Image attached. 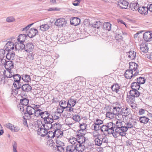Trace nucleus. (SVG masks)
<instances>
[{"instance_id":"obj_6","label":"nucleus","mask_w":152,"mask_h":152,"mask_svg":"<svg viewBox=\"0 0 152 152\" xmlns=\"http://www.w3.org/2000/svg\"><path fill=\"white\" fill-rule=\"evenodd\" d=\"M83 135V134L82 133L79 134L77 133L76 135L77 143H80L84 144L86 140V138Z\"/></svg>"},{"instance_id":"obj_49","label":"nucleus","mask_w":152,"mask_h":152,"mask_svg":"<svg viewBox=\"0 0 152 152\" xmlns=\"http://www.w3.org/2000/svg\"><path fill=\"white\" fill-rule=\"evenodd\" d=\"M102 25V23L100 21H97L94 22L92 25V26L94 28L97 29L99 28L100 25Z\"/></svg>"},{"instance_id":"obj_18","label":"nucleus","mask_w":152,"mask_h":152,"mask_svg":"<svg viewBox=\"0 0 152 152\" xmlns=\"http://www.w3.org/2000/svg\"><path fill=\"white\" fill-rule=\"evenodd\" d=\"M4 67L6 69L15 70L14 68V63L11 60L7 61Z\"/></svg>"},{"instance_id":"obj_61","label":"nucleus","mask_w":152,"mask_h":152,"mask_svg":"<svg viewBox=\"0 0 152 152\" xmlns=\"http://www.w3.org/2000/svg\"><path fill=\"white\" fill-rule=\"evenodd\" d=\"M20 129V128L18 126L13 125L11 131L14 132H18Z\"/></svg>"},{"instance_id":"obj_38","label":"nucleus","mask_w":152,"mask_h":152,"mask_svg":"<svg viewBox=\"0 0 152 152\" xmlns=\"http://www.w3.org/2000/svg\"><path fill=\"white\" fill-rule=\"evenodd\" d=\"M59 124L58 123H56L53 124H51V126H50V128L48 127L47 128L49 129H53L55 131L59 129Z\"/></svg>"},{"instance_id":"obj_26","label":"nucleus","mask_w":152,"mask_h":152,"mask_svg":"<svg viewBox=\"0 0 152 152\" xmlns=\"http://www.w3.org/2000/svg\"><path fill=\"white\" fill-rule=\"evenodd\" d=\"M55 137L57 139H59L60 137L62 138L63 136V133L62 131L59 129L54 131Z\"/></svg>"},{"instance_id":"obj_21","label":"nucleus","mask_w":152,"mask_h":152,"mask_svg":"<svg viewBox=\"0 0 152 152\" xmlns=\"http://www.w3.org/2000/svg\"><path fill=\"white\" fill-rule=\"evenodd\" d=\"M148 9L147 6L140 7L138 11L142 15H146L148 13Z\"/></svg>"},{"instance_id":"obj_50","label":"nucleus","mask_w":152,"mask_h":152,"mask_svg":"<svg viewBox=\"0 0 152 152\" xmlns=\"http://www.w3.org/2000/svg\"><path fill=\"white\" fill-rule=\"evenodd\" d=\"M73 107L72 106H70L69 105H67L66 106H64V107H63L64 108V110L65 111H68L69 112H73V109L72 107Z\"/></svg>"},{"instance_id":"obj_8","label":"nucleus","mask_w":152,"mask_h":152,"mask_svg":"<svg viewBox=\"0 0 152 152\" xmlns=\"http://www.w3.org/2000/svg\"><path fill=\"white\" fill-rule=\"evenodd\" d=\"M5 50L9 52L12 50L14 48V43L12 42H8L4 46Z\"/></svg>"},{"instance_id":"obj_34","label":"nucleus","mask_w":152,"mask_h":152,"mask_svg":"<svg viewBox=\"0 0 152 152\" xmlns=\"http://www.w3.org/2000/svg\"><path fill=\"white\" fill-rule=\"evenodd\" d=\"M149 120L148 117L142 116L139 118V121L141 123L147 124Z\"/></svg>"},{"instance_id":"obj_17","label":"nucleus","mask_w":152,"mask_h":152,"mask_svg":"<svg viewBox=\"0 0 152 152\" xmlns=\"http://www.w3.org/2000/svg\"><path fill=\"white\" fill-rule=\"evenodd\" d=\"M75 150L78 151H83L85 148L84 144H83L80 143H76V144L75 145Z\"/></svg>"},{"instance_id":"obj_2","label":"nucleus","mask_w":152,"mask_h":152,"mask_svg":"<svg viewBox=\"0 0 152 152\" xmlns=\"http://www.w3.org/2000/svg\"><path fill=\"white\" fill-rule=\"evenodd\" d=\"M56 145L55 150L57 152H64L65 146L62 140L61 141L59 139H56Z\"/></svg>"},{"instance_id":"obj_44","label":"nucleus","mask_w":152,"mask_h":152,"mask_svg":"<svg viewBox=\"0 0 152 152\" xmlns=\"http://www.w3.org/2000/svg\"><path fill=\"white\" fill-rule=\"evenodd\" d=\"M50 27L48 24H44L40 26V29L41 31H45L48 29Z\"/></svg>"},{"instance_id":"obj_3","label":"nucleus","mask_w":152,"mask_h":152,"mask_svg":"<svg viewBox=\"0 0 152 152\" xmlns=\"http://www.w3.org/2000/svg\"><path fill=\"white\" fill-rule=\"evenodd\" d=\"M41 124H42V126L37 130V134L38 135H40L41 136L44 137L47 135L48 130L49 129L46 128V126L44 124H42V122Z\"/></svg>"},{"instance_id":"obj_19","label":"nucleus","mask_w":152,"mask_h":152,"mask_svg":"<svg viewBox=\"0 0 152 152\" xmlns=\"http://www.w3.org/2000/svg\"><path fill=\"white\" fill-rule=\"evenodd\" d=\"M21 89L25 92H28L31 91L32 87L28 84H25L22 85Z\"/></svg>"},{"instance_id":"obj_55","label":"nucleus","mask_w":152,"mask_h":152,"mask_svg":"<svg viewBox=\"0 0 152 152\" xmlns=\"http://www.w3.org/2000/svg\"><path fill=\"white\" fill-rule=\"evenodd\" d=\"M115 125L116 127L115 129H117L118 130H120V127L122 126L123 125L121 122L118 121L116 122Z\"/></svg>"},{"instance_id":"obj_36","label":"nucleus","mask_w":152,"mask_h":152,"mask_svg":"<svg viewBox=\"0 0 152 152\" xmlns=\"http://www.w3.org/2000/svg\"><path fill=\"white\" fill-rule=\"evenodd\" d=\"M15 53H14L8 52L5 58H6L8 60H13L15 56Z\"/></svg>"},{"instance_id":"obj_16","label":"nucleus","mask_w":152,"mask_h":152,"mask_svg":"<svg viewBox=\"0 0 152 152\" xmlns=\"http://www.w3.org/2000/svg\"><path fill=\"white\" fill-rule=\"evenodd\" d=\"M15 48L16 50H22L25 48V44L23 43L16 42L14 44Z\"/></svg>"},{"instance_id":"obj_11","label":"nucleus","mask_w":152,"mask_h":152,"mask_svg":"<svg viewBox=\"0 0 152 152\" xmlns=\"http://www.w3.org/2000/svg\"><path fill=\"white\" fill-rule=\"evenodd\" d=\"M15 70L12 69H6L4 72V76L7 78H12L14 73V71Z\"/></svg>"},{"instance_id":"obj_4","label":"nucleus","mask_w":152,"mask_h":152,"mask_svg":"<svg viewBox=\"0 0 152 152\" xmlns=\"http://www.w3.org/2000/svg\"><path fill=\"white\" fill-rule=\"evenodd\" d=\"M44 121L45 123L44 124L46 126V128L48 127L50 128L51 126V124L53 122V116L50 115L47 118H45Z\"/></svg>"},{"instance_id":"obj_31","label":"nucleus","mask_w":152,"mask_h":152,"mask_svg":"<svg viewBox=\"0 0 152 152\" xmlns=\"http://www.w3.org/2000/svg\"><path fill=\"white\" fill-rule=\"evenodd\" d=\"M27 35L25 34H20L18 37L17 40L19 42L23 43L25 41Z\"/></svg>"},{"instance_id":"obj_54","label":"nucleus","mask_w":152,"mask_h":152,"mask_svg":"<svg viewBox=\"0 0 152 152\" xmlns=\"http://www.w3.org/2000/svg\"><path fill=\"white\" fill-rule=\"evenodd\" d=\"M94 141L96 145L100 146L102 144V141H101V139L99 138H96L94 140Z\"/></svg>"},{"instance_id":"obj_51","label":"nucleus","mask_w":152,"mask_h":152,"mask_svg":"<svg viewBox=\"0 0 152 152\" xmlns=\"http://www.w3.org/2000/svg\"><path fill=\"white\" fill-rule=\"evenodd\" d=\"M121 106H120V107H113V111L115 113V114H117L118 113H119L121 111Z\"/></svg>"},{"instance_id":"obj_60","label":"nucleus","mask_w":152,"mask_h":152,"mask_svg":"<svg viewBox=\"0 0 152 152\" xmlns=\"http://www.w3.org/2000/svg\"><path fill=\"white\" fill-rule=\"evenodd\" d=\"M15 20L14 17L12 16H10L7 17L6 19L7 22L9 23L13 22Z\"/></svg>"},{"instance_id":"obj_64","label":"nucleus","mask_w":152,"mask_h":152,"mask_svg":"<svg viewBox=\"0 0 152 152\" xmlns=\"http://www.w3.org/2000/svg\"><path fill=\"white\" fill-rule=\"evenodd\" d=\"M69 141L72 144V145L75 144L77 142L76 138L74 137H71L69 139Z\"/></svg>"},{"instance_id":"obj_63","label":"nucleus","mask_w":152,"mask_h":152,"mask_svg":"<svg viewBox=\"0 0 152 152\" xmlns=\"http://www.w3.org/2000/svg\"><path fill=\"white\" fill-rule=\"evenodd\" d=\"M72 119L74 121L78 122L80 120V117L77 115H75L72 117Z\"/></svg>"},{"instance_id":"obj_45","label":"nucleus","mask_w":152,"mask_h":152,"mask_svg":"<svg viewBox=\"0 0 152 152\" xmlns=\"http://www.w3.org/2000/svg\"><path fill=\"white\" fill-rule=\"evenodd\" d=\"M80 129L78 131V133H81L83 131L85 130L86 129V124L84 123L80 124Z\"/></svg>"},{"instance_id":"obj_53","label":"nucleus","mask_w":152,"mask_h":152,"mask_svg":"<svg viewBox=\"0 0 152 152\" xmlns=\"http://www.w3.org/2000/svg\"><path fill=\"white\" fill-rule=\"evenodd\" d=\"M114 115H115V114L113 111V112H107L106 115V117H107L111 119L112 118L114 117Z\"/></svg>"},{"instance_id":"obj_40","label":"nucleus","mask_w":152,"mask_h":152,"mask_svg":"<svg viewBox=\"0 0 152 152\" xmlns=\"http://www.w3.org/2000/svg\"><path fill=\"white\" fill-rule=\"evenodd\" d=\"M76 103V101L75 99H73L72 98H70L69 99L67 102L68 105H69L72 107H74Z\"/></svg>"},{"instance_id":"obj_57","label":"nucleus","mask_w":152,"mask_h":152,"mask_svg":"<svg viewBox=\"0 0 152 152\" xmlns=\"http://www.w3.org/2000/svg\"><path fill=\"white\" fill-rule=\"evenodd\" d=\"M100 127V126L98 125H96L95 124H94L91 126V128L94 130L98 131L99 130Z\"/></svg>"},{"instance_id":"obj_10","label":"nucleus","mask_w":152,"mask_h":152,"mask_svg":"<svg viewBox=\"0 0 152 152\" xmlns=\"http://www.w3.org/2000/svg\"><path fill=\"white\" fill-rule=\"evenodd\" d=\"M106 125L108 130V134H110L112 132L114 131V129L116 127L115 124L113 122H110L107 123Z\"/></svg>"},{"instance_id":"obj_62","label":"nucleus","mask_w":152,"mask_h":152,"mask_svg":"<svg viewBox=\"0 0 152 152\" xmlns=\"http://www.w3.org/2000/svg\"><path fill=\"white\" fill-rule=\"evenodd\" d=\"M102 141V144L106 143L108 142V139L107 137L105 136H102V138H100Z\"/></svg>"},{"instance_id":"obj_25","label":"nucleus","mask_w":152,"mask_h":152,"mask_svg":"<svg viewBox=\"0 0 152 152\" xmlns=\"http://www.w3.org/2000/svg\"><path fill=\"white\" fill-rule=\"evenodd\" d=\"M75 145H70L65 147L64 152H75Z\"/></svg>"},{"instance_id":"obj_35","label":"nucleus","mask_w":152,"mask_h":152,"mask_svg":"<svg viewBox=\"0 0 152 152\" xmlns=\"http://www.w3.org/2000/svg\"><path fill=\"white\" fill-rule=\"evenodd\" d=\"M21 83V81H19L18 82H15V83H13V86H14V87L15 88L19 90L21 88L22 86Z\"/></svg>"},{"instance_id":"obj_9","label":"nucleus","mask_w":152,"mask_h":152,"mask_svg":"<svg viewBox=\"0 0 152 152\" xmlns=\"http://www.w3.org/2000/svg\"><path fill=\"white\" fill-rule=\"evenodd\" d=\"M144 39L146 42H150L152 40V33L151 32L148 31L143 34Z\"/></svg>"},{"instance_id":"obj_39","label":"nucleus","mask_w":152,"mask_h":152,"mask_svg":"<svg viewBox=\"0 0 152 152\" xmlns=\"http://www.w3.org/2000/svg\"><path fill=\"white\" fill-rule=\"evenodd\" d=\"M29 100L26 98H24L21 99L20 100V104L24 106H27L29 103Z\"/></svg>"},{"instance_id":"obj_33","label":"nucleus","mask_w":152,"mask_h":152,"mask_svg":"<svg viewBox=\"0 0 152 152\" xmlns=\"http://www.w3.org/2000/svg\"><path fill=\"white\" fill-rule=\"evenodd\" d=\"M12 77H13L14 80L13 83L21 80V76L18 74H15L14 72Z\"/></svg>"},{"instance_id":"obj_23","label":"nucleus","mask_w":152,"mask_h":152,"mask_svg":"<svg viewBox=\"0 0 152 152\" xmlns=\"http://www.w3.org/2000/svg\"><path fill=\"white\" fill-rule=\"evenodd\" d=\"M129 7L133 11L138 10L139 8L140 7L139 5L137 2H132V3L130 4Z\"/></svg>"},{"instance_id":"obj_56","label":"nucleus","mask_w":152,"mask_h":152,"mask_svg":"<svg viewBox=\"0 0 152 152\" xmlns=\"http://www.w3.org/2000/svg\"><path fill=\"white\" fill-rule=\"evenodd\" d=\"M133 122H135L134 121H129L128 122H127V123L126 124V127H127L128 128H131L133 127Z\"/></svg>"},{"instance_id":"obj_15","label":"nucleus","mask_w":152,"mask_h":152,"mask_svg":"<svg viewBox=\"0 0 152 152\" xmlns=\"http://www.w3.org/2000/svg\"><path fill=\"white\" fill-rule=\"evenodd\" d=\"M40 107V105H36L35 106L36 108L34 116L37 117H40L41 114L42 113V110L39 109Z\"/></svg>"},{"instance_id":"obj_46","label":"nucleus","mask_w":152,"mask_h":152,"mask_svg":"<svg viewBox=\"0 0 152 152\" xmlns=\"http://www.w3.org/2000/svg\"><path fill=\"white\" fill-rule=\"evenodd\" d=\"M145 79L144 77H140L137 79V81L138 84H143L145 83Z\"/></svg>"},{"instance_id":"obj_28","label":"nucleus","mask_w":152,"mask_h":152,"mask_svg":"<svg viewBox=\"0 0 152 152\" xmlns=\"http://www.w3.org/2000/svg\"><path fill=\"white\" fill-rule=\"evenodd\" d=\"M127 95L126 97V101L127 102L130 104L133 103L135 102V98L130 94Z\"/></svg>"},{"instance_id":"obj_13","label":"nucleus","mask_w":152,"mask_h":152,"mask_svg":"<svg viewBox=\"0 0 152 152\" xmlns=\"http://www.w3.org/2000/svg\"><path fill=\"white\" fill-rule=\"evenodd\" d=\"M38 33L37 30L34 28L30 29L27 34L28 37L30 38H33Z\"/></svg>"},{"instance_id":"obj_1","label":"nucleus","mask_w":152,"mask_h":152,"mask_svg":"<svg viewBox=\"0 0 152 152\" xmlns=\"http://www.w3.org/2000/svg\"><path fill=\"white\" fill-rule=\"evenodd\" d=\"M35 106H36V105L34 104H32V106L28 105L27 107L26 110V112L24 114L28 119H30L31 118L32 116L34 115L36 108Z\"/></svg>"},{"instance_id":"obj_32","label":"nucleus","mask_w":152,"mask_h":152,"mask_svg":"<svg viewBox=\"0 0 152 152\" xmlns=\"http://www.w3.org/2000/svg\"><path fill=\"white\" fill-rule=\"evenodd\" d=\"M21 80L25 82L28 83L31 80V78L30 75L23 74L21 75Z\"/></svg>"},{"instance_id":"obj_58","label":"nucleus","mask_w":152,"mask_h":152,"mask_svg":"<svg viewBox=\"0 0 152 152\" xmlns=\"http://www.w3.org/2000/svg\"><path fill=\"white\" fill-rule=\"evenodd\" d=\"M100 129L102 132H107L108 134V130L107 129L106 124L103 125L102 126L100 127Z\"/></svg>"},{"instance_id":"obj_12","label":"nucleus","mask_w":152,"mask_h":152,"mask_svg":"<svg viewBox=\"0 0 152 152\" xmlns=\"http://www.w3.org/2000/svg\"><path fill=\"white\" fill-rule=\"evenodd\" d=\"M70 24L74 26L79 24L80 22V19L77 17H72L70 19Z\"/></svg>"},{"instance_id":"obj_14","label":"nucleus","mask_w":152,"mask_h":152,"mask_svg":"<svg viewBox=\"0 0 152 152\" xmlns=\"http://www.w3.org/2000/svg\"><path fill=\"white\" fill-rule=\"evenodd\" d=\"M118 6L121 9H126L129 4L128 2L124 0H120L119 1Z\"/></svg>"},{"instance_id":"obj_22","label":"nucleus","mask_w":152,"mask_h":152,"mask_svg":"<svg viewBox=\"0 0 152 152\" xmlns=\"http://www.w3.org/2000/svg\"><path fill=\"white\" fill-rule=\"evenodd\" d=\"M133 71L132 70H126L124 75L125 77L127 79H130L133 77Z\"/></svg>"},{"instance_id":"obj_52","label":"nucleus","mask_w":152,"mask_h":152,"mask_svg":"<svg viewBox=\"0 0 152 152\" xmlns=\"http://www.w3.org/2000/svg\"><path fill=\"white\" fill-rule=\"evenodd\" d=\"M114 130L115 131H113V132H112L111 134H112L113 136L115 138H116L119 136V130H118L117 129H115Z\"/></svg>"},{"instance_id":"obj_47","label":"nucleus","mask_w":152,"mask_h":152,"mask_svg":"<svg viewBox=\"0 0 152 152\" xmlns=\"http://www.w3.org/2000/svg\"><path fill=\"white\" fill-rule=\"evenodd\" d=\"M42 113H43L41 114L40 117L42 118L44 120L45 119V118H47L50 115L48 111H42Z\"/></svg>"},{"instance_id":"obj_48","label":"nucleus","mask_w":152,"mask_h":152,"mask_svg":"<svg viewBox=\"0 0 152 152\" xmlns=\"http://www.w3.org/2000/svg\"><path fill=\"white\" fill-rule=\"evenodd\" d=\"M47 137L48 138L52 139L55 137L54 132H53L52 131H49V132H47Z\"/></svg>"},{"instance_id":"obj_20","label":"nucleus","mask_w":152,"mask_h":152,"mask_svg":"<svg viewBox=\"0 0 152 152\" xmlns=\"http://www.w3.org/2000/svg\"><path fill=\"white\" fill-rule=\"evenodd\" d=\"M138 90L132 89L129 92V94L132 95L135 98L138 97L140 95L141 93L138 91Z\"/></svg>"},{"instance_id":"obj_5","label":"nucleus","mask_w":152,"mask_h":152,"mask_svg":"<svg viewBox=\"0 0 152 152\" xmlns=\"http://www.w3.org/2000/svg\"><path fill=\"white\" fill-rule=\"evenodd\" d=\"M66 21L64 18H60L56 20L55 24L59 27H63L66 25Z\"/></svg>"},{"instance_id":"obj_59","label":"nucleus","mask_w":152,"mask_h":152,"mask_svg":"<svg viewBox=\"0 0 152 152\" xmlns=\"http://www.w3.org/2000/svg\"><path fill=\"white\" fill-rule=\"evenodd\" d=\"M5 51L3 49L0 50V58H5Z\"/></svg>"},{"instance_id":"obj_29","label":"nucleus","mask_w":152,"mask_h":152,"mask_svg":"<svg viewBox=\"0 0 152 152\" xmlns=\"http://www.w3.org/2000/svg\"><path fill=\"white\" fill-rule=\"evenodd\" d=\"M129 69L130 70L135 71L138 66L137 64L134 62H130L129 63Z\"/></svg>"},{"instance_id":"obj_27","label":"nucleus","mask_w":152,"mask_h":152,"mask_svg":"<svg viewBox=\"0 0 152 152\" xmlns=\"http://www.w3.org/2000/svg\"><path fill=\"white\" fill-rule=\"evenodd\" d=\"M136 54V52L132 50L128 52L127 55L130 59L133 60L135 58Z\"/></svg>"},{"instance_id":"obj_37","label":"nucleus","mask_w":152,"mask_h":152,"mask_svg":"<svg viewBox=\"0 0 152 152\" xmlns=\"http://www.w3.org/2000/svg\"><path fill=\"white\" fill-rule=\"evenodd\" d=\"M131 87L132 89L139 90L140 87V84L137 82L132 83L131 84Z\"/></svg>"},{"instance_id":"obj_42","label":"nucleus","mask_w":152,"mask_h":152,"mask_svg":"<svg viewBox=\"0 0 152 152\" xmlns=\"http://www.w3.org/2000/svg\"><path fill=\"white\" fill-rule=\"evenodd\" d=\"M140 49L142 52L144 53H147L148 51V48L147 46V45L145 44V45H141Z\"/></svg>"},{"instance_id":"obj_24","label":"nucleus","mask_w":152,"mask_h":152,"mask_svg":"<svg viewBox=\"0 0 152 152\" xmlns=\"http://www.w3.org/2000/svg\"><path fill=\"white\" fill-rule=\"evenodd\" d=\"M120 88V86L117 83L114 84L111 87V89L113 91L119 94L120 93L119 89Z\"/></svg>"},{"instance_id":"obj_7","label":"nucleus","mask_w":152,"mask_h":152,"mask_svg":"<svg viewBox=\"0 0 152 152\" xmlns=\"http://www.w3.org/2000/svg\"><path fill=\"white\" fill-rule=\"evenodd\" d=\"M34 48V45L31 42H28L25 44L24 49L27 52H31Z\"/></svg>"},{"instance_id":"obj_43","label":"nucleus","mask_w":152,"mask_h":152,"mask_svg":"<svg viewBox=\"0 0 152 152\" xmlns=\"http://www.w3.org/2000/svg\"><path fill=\"white\" fill-rule=\"evenodd\" d=\"M124 116L122 114H121L120 112L119 113H118L117 114H115V117L119 121H121L123 120L124 118L123 116Z\"/></svg>"},{"instance_id":"obj_30","label":"nucleus","mask_w":152,"mask_h":152,"mask_svg":"<svg viewBox=\"0 0 152 152\" xmlns=\"http://www.w3.org/2000/svg\"><path fill=\"white\" fill-rule=\"evenodd\" d=\"M129 108L126 107H124L121 109L120 113L124 116L126 117L129 114Z\"/></svg>"},{"instance_id":"obj_41","label":"nucleus","mask_w":152,"mask_h":152,"mask_svg":"<svg viewBox=\"0 0 152 152\" xmlns=\"http://www.w3.org/2000/svg\"><path fill=\"white\" fill-rule=\"evenodd\" d=\"M111 25L110 23H104L103 25V28L104 29L109 31L111 30Z\"/></svg>"}]
</instances>
